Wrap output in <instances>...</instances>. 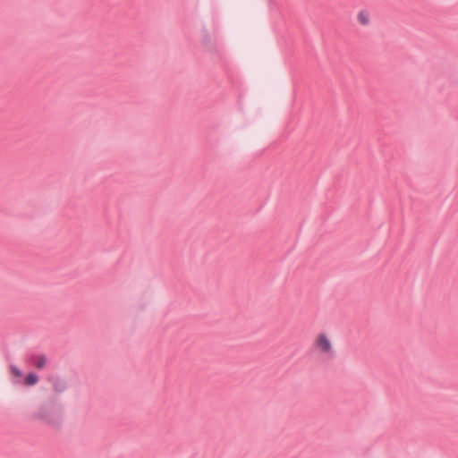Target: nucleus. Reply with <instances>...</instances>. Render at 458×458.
<instances>
[{
  "instance_id": "obj_1",
  "label": "nucleus",
  "mask_w": 458,
  "mask_h": 458,
  "mask_svg": "<svg viewBox=\"0 0 458 458\" xmlns=\"http://www.w3.org/2000/svg\"><path fill=\"white\" fill-rule=\"evenodd\" d=\"M315 351L322 356L333 357L335 353L334 344L329 334L320 332L316 335L313 341Z\"/></svg>"
},
{
  "instance_id": "obj_2",
  "label": "nucleus",
  "mask_w": 458,
  "mask_h": 458,
  "mask_svg": "<svg viewBox=\"0 0 458 458\" xmlns=\"http://www.w3.org/2000/svg\"><path fill=\"white\" fill-rule=\"evenodd\" d=\"M53 390L55 393H63L67 389V384L64 379L54 377L51 379Z\"/></svg>"
},
{
  "instance_id": "obj_3",
  "label": "nucleus",
  "mask_w": 458,
  "mask_h": 458,
  "mask_svg": "<svg viewBox=\"0 0 458 458\" xmlns=\"http://www.w3.org/2000/svg\"><path fill=\"white\" fill-rule=\"evenodd\" d=\"M38 376L34 372H30L25 376L23 385L27 386H33L38 383Z\"/></svg>"
},
{
  "instance_id": "obj_4",
  "label": "nucleus",
  "mask_w": 458,
  "mask_h": 458,
  "mask_svg": "<svg viewBox=\"0 0 458 458\" xmlns=\"http://www.w3.org/2000/svg\"><path fill=\"white\" fill-rule=\"evenodd\" d=\"M357 20L361 25H368L369 22V14L366 11H360L357 15Z\"/></svg>"
},
{
  "instance_id": "obj_5",
  "label": "nucleus",
  "mask_w": 458,
  "mask_h": 458,
  "mask_svg": "<svg viewBox=\"0 0 458 458\" xmlns=\"http://www.w3.org/2000/svg\"><path fill=\"white\" fill-rule=\"evenodd\" d=\"M47 357L45 355H40V356H38L36 358V360H35V367L38 369H43L46 364H47Z\"/></svg>"
},
{
  "instance_id": "obj_6",
  "label": "nucleus",
  "mask_w": 458,
  "mask_h": 458,
  "mask_svg": "<svg viewBox=\"0 0 458 458\" xmlns=\"http://www.w3.org/2000/svg\"><path fill=\"white\" fill-rule=\"evenodd\" d=\"M10 372L15 378H21L22 377V372L19 368L14 365L10 366Z\"/></svg>"
}]
</instances>
